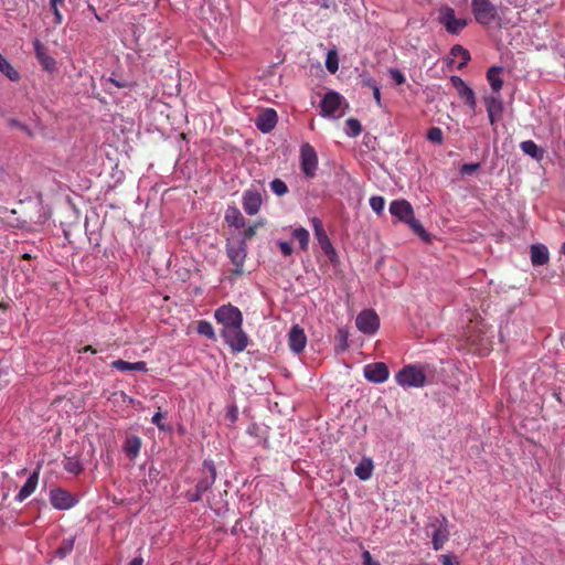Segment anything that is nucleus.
Here are the masks:
<instances>
[{
  "instance_id": "obj_1",
  "label": "nucleus",
  "mask_w": 565,
  "mask_h": 565,
  "mask_svg": "<svg viewBox=\"0 0 565 565\" xmlns=\"http://www.w3.org/2000/svg\"><path fill=\"white\" fill-rule=\"evenodd\" d=\"M390 213L399 222L407 224L423 241L429 242L430 235L426 232L420 222L414 217V210L408 201L394 200L390 204Z\"/></svg>"
},
{
  "instance_id": "obj_2",
  "label": "nucleus",
  "mask_w": 565,
  "mask_h": 565,
  "mask_svg": "<svg viewBox=\"0 0 565 565\" xmlns=\"http://www.w3.org/2000/svg\"><path fill=\"white\" fill-rule=\"evenodd\" d=\"M320 108L323 117L338 119L344 115L345 110L349 108V104L342 95L330 90L323 96Z\"/></svg>"
},
{
  "instance_id": "obj_3",
  "label": "nucleus",
  "mask_w": 565,
  "mask_h": 565,
  "mask_svg": "<svg viewBox=\"0 0 565 565\" xmlns=\"http://www.w3.org/2000/svg\"><path fill=\"white\" fill-rule=\"evenodd\" d=\"M203 469L206 470L207 476L202 477L194 489L185 493V498L190 502H199L202 495L214 484L216 480V469L213 460L205 459L203 461Z\"/></svg>"
},
{
  "instance_id": "obj_4",
  "label": "nucleus",
  "mask_w": 565,
  "mask_h": 565,
  "mask_svg": "<svg viewBox=\"0 0 565 565\" xmlns=\"http://www.w3.org/2000/svg\"><path fill=\"white\" fill-rule=\"evenodd\" d=\"M471 11L480 25L489 26L500 21L498 9L491 0H471Z\"/></svg>"
},
{
  "instance_id": "obj_5",
  "label": "nucleus",
  "mask_w": 565,
  "mask_h": 565,
  "mask_svg": "<svg viewBox=\"0 0 565 565\" xmlns=\"http://www.w3.org/2000/svg\"><path fill=\"white\" fill-rule=\"evenodd\" d=\"M226 254L234 265L233 274L241 276L244 273V263L247 256V244L244 238L228 239Z\"/></svg>"
},
{
  "instance_id": "obj_6",
  "label": "nucleus",
  "mask_w": 565,
  "mask_h": 565,
  "mask_svg": "<svg viewBox=\"0 0 565 565\" xmlns=\"http://www.w3.org/2000/svg\"><path fill=\"white\" fill-rule=\"evenodd\" d=\"M395 381L405 388L424 387L426 385V375L420 367L408 364L395 374Z\"/></svg>"
},
{
  "instance_id": "obj_7",
  "label": "nucleus",
  "mask_w": 565,
  "mask_h": 565,
  "mask_svg": "<svg viewBox=\"0 0 565 565\" xmlns=\"http://www.w3.org/2000/svg\"><path fill=\"white\" fill-rule=\"evenodd\" d=\"M215 320L223 326V329L243 326V315L233 305H223L214 312Z\"/></svg>"
},
{
  "instance_id": "obj_8",
  "label": "nucleus",
  "mask_w": 565,
  "mask_h": 565,
  "mask_svg": "<svg viewBox=\"0 0 565 565\" xmlns=\"http://www.w3.org/2000/svg\"><path fill=\"white\" fill-rule=\"evenodd\" d=\"M221 337L235 353L243 352L248 345V337L244 332L243 326L222 329Z\"/></svg>"
},
{
  "instance_id": "obj_9",
  "label": "nucleus",
  "mask_w": 565,
  "mask_h": 565,
  "mask_svg": "<svg viewBox=\"0 0 565 565\" xmlns=\"http://www.w3.org/2000/svg\"><path fill=\"white\" fill-rule=\"evenodd\" d=\"M428 526L433 527L431 544L435 551L443 548L449 540L448 520L445 515L436 516L429 520Z\"/></svg>"
},
{
  "instance_id": "obj_10",
  "label": "nucleus",
  "mask_w": 565,
  "mask_h": 565,
  "mask_svg": "<svg viewBox=\"0 0 565 565\" xmlns=\"http://www.w3.org/2000/svg\"><path fill=\"white\" fill-rule=\"evenodd\" d=\"M300 168L306 178L316 177L318 154L310 143H302L300 148Z\"/></svg>"
},
{
  "instance_id": "obj_11",
  "label": "nucleus",
  "mask_w": 565,
  "mask_h": 565,
  "mask_svg": "<svg viewBox=\"0 0 565 565\" xmlns=\"http://www.w3.org/2000/svg\"><path fill=\"white\" fill-rule=\"evenodd\" d=\"M438 20L450 34H459L467 26V20L457 19L451 7L441 8Z\"/></svg>"
},
{
  "instance_id": "obj_12",
  "label": "nucleus",
  "mask_w": 565,
  "mask_h": 565,
  "mask_svg": "<svg viewBox=\"0 0 565 565\" xmlns=\"http://www.w3.org/2000/svg\"><path fill=\"white\" fill-rule=\"evenodd\" d=\"M355 327L367 335H373L380 328V318L372 309H365L355 317Z\"/></svg>"
},
{
  "instance_id": "obj_13",
  "label": "nucleus",
  "mask_w": 565,
  "mask_h": 565,
  "mask_svg": "<svg viewBox=\"0 0 565 565\" xmlns=\"http://www.w3.org/2000/svg\"><path fill=\"white\" fill-rule=\"evenodd\" d=\"M311 225L315 233V236L322 249V252L330 258L333 259L335 256V250L327 235V232L324 231L322 221L318 217L311 218Z\"/></svg>"
},
{
  "instance_id": "obj_14",
  "label": "nucleus",
  "mask_w": 565,
  "mask_h": 565,
  "mask_svg": "<svg viewBox=\"0 0 565 565\" xmlns=\"http://www.w3.org/2000/svg\"><path fill=\"white\" fill-rule=\"evenodd\" d=\"M50 502L57 510H70L76 504V499L66 490L57 488L50 492Z\"/></svg>"
},
{
  "instance_id": "obj_15",
  "label": "nucleus",
  "mask_w": 565,
  "mask_h": 565,
  "mask_svg": "<svg viewBox=\"0 0 565 565\" xmlns=\"http://www.w3.org/2000/svg\"><path fill=\"white\" fill-rule=\"evenodd\" d=\"M450 82L452 86L456 88L459 97L463 100V103L475 111L477 107V102L472 88H470L461 77L456 75L450 77Z\"/></svg>"
},
{
  "instance_id": "obj_16",
  "label": "nucleus",
  "mask_w": 565,
  "mask_h": 565,
  "mask_svg": "<svg viewBox=\"0 0 565 565\" xmlns=\"http://www.w3.org/2000/svg\"><path fill=\"white\" fill-rule=\"evenodd\" d=\"M364 376L372 383H383L388 379L390 372L385 363H370L363 369Z\"/></svg>"
},
{
  "instance_id": "obj_17",
  "label": "nucleus",
  "mask_w": 565,
  "mask_h": 565,
  "mask_svg": "<svg viewBox=\"0 0 565 565\" xmlns=\"http://www.w3.org/2000/svg\"><path fill=\"white\" fill-rule=\"evenodd\" d=\"M307 345V335L298 324L291 327L288 332V347L295 353H301Z\"/></svg>"
},
{
  "instance_id": "obj_18",
  "label": "nucleus",
  "mask_w": 565,
  "mask_h": 565,
  "mask_svg": "<svg viewBox=\"0 0 565 565\" xmlns=\"http://www.w3.org/2000/svg\"><path fill=\"white\" fill-rule=\"evenodd\" d=\"M277 119V113L273 108H267L257 116L255 125L263 134H268L275 128Z\"/></svg>"
},
{
  "instance_id": "obj_19",
  "label": "nucleus",
  "mask_w": 565,
  "mask_h": 565,
  "mask_svg": "<svg viewBox=\"0 0 565 565\" xmlns=\"http://www.w3.org/2000/svg\"><path fill=\"white\" fill-rule=\"evenodd\" d=\"M243 209L246 214L255 215L259 212L263 200L257 191L247 190L243 193Z\"/></svg>"
},
{
  "instance_id": "obj_20",
  "label": "nucleus",
  "mask_w": 565,
  "mask_h": 565,
  "mask_svg": "<svg viewBox=\"0 0 565 565\" xmlns=\"http://www.w3.org/2000/svg\"><path fill=\"white\" fill-rule=\"evenodd\" d=\"M33 46L35 56L39 60L42 67L47 72H54L56 68V62L52 56L47 54L44 45L39 40H35Z\"/></svg>"
},
{
  "instance_id": "obj_21",
  "label": "nucleus",
  "mask_w": 565,
  "mask_h": 565,
  "mask_svg": "<svg viewBox=\"0 0 565 565\" xmlns=\"http://www.w3.org/2000/svg\"><path fill=\"white\" fill-rule=\"evenodd\" d=\"M39 483V469L33 471L24 484L19 490L18 494L15 495L17 502H23L26 500L35 490Z\"/></svg>"
},
{
  "instance_id": "obj_22",
  "label": "nucleus",
  "mask_w": 565,
  "mask_h": 565,
  "mask_svg": "<svg viewBox=\"0 0 565 565\" xmlns=\"http://www.w3.org/2000/svg\"><path fill=\"white\" fill-rule=\"evenodd\" d=\"M111 367H114L115 370L120 371V372H130V371L142 372V373L148 372L147 363L143 361L127 362L124 360H115L111 362Z\"/></svg>"
},
{
  "instance_id": "obj_23",
  "label": "nucleus",
  "mask_w": 565,
  "mask_h": 565,
  "mask_svg": "<svg viewBox=\"0 0 565 565\" xmlns=\"http://www.w3.org/2000/svg\"><path fill=\"white\" fill-rule=\"evenodd\" d=\"M548 249L542 244L531 246V262L534 266H543L548 263Z\"/></svg>"
},
{
  "instance_id": "obj_24",
  "label": "nucleus",
  "mask_w": 565,
  "mask_h": 565,
  "mask_svg": "<svg viewBox=\"0 0 565 565\" xmlns=\"http://www.w3.org/2000/svg\"><path fill=\"white\" fill-rule=\"evenodd\" d=\"M122 449L130 459H136L141 449V439L136 435L128 436L125 439Z\"/></svg>"
},
{
  "instance_id": "obj_25",
  "label": "nucleus",
  "mask_w": 565,
  "mask_h": 565,
  "mask_svg": "<svg viewBox=\"0 0 565 565\" xmlns=\"http://www.w3.org/2000/svg\"><path fill=\"white\" fill-rule=\"evenodd\" d=\"M502 72L501 66H491L487 72V79L493 92L499 93L503 86V81L500 78Z\"/></svg>"
},
{
  "instance_id": "obj_26",
  "label": "nucleus",
  "mask_w": 565,
  "mask_h": 565,
  "mask_svg": "<svg viewBox=\"0 0 565 565\" xmlns=\"http://www.w3.org/2000/svg\"><path fill=\"white\" fill-rule=\"evenodd\" d=\"M373 461L371 458H363L359 465L355 467V476H358L361 480H369L373 473Z\"/></svg>"
},
{
  "instance_id": "obj_27",
  "label": "nucleus",
  "mask_w": 565,
  "mask_h": 565,
  "mask_svg": "<svg viewBox=\"0 0 565 565\" xmlns=\"http://www.w3.org/2000/svg\"><path fill=\"white\" fill-rule=\"evenodd\" d=\"M0 74L4 75L11 82H18L20 79L19 72L2 54H0Z\"/></svg>"
},
{
  "instance_id": "obj_28",
  "label": "nucleus",
  "mask_w": 565,
  "mask_h": 565,
  "mask_svg": "<svg viewBox=\"0 0 565 565\" xmlns=\"http://www.w3.org/2000/svg\"><path fill=\"white\" fill-rule=\"evenodd\" d=\"M484 105H486L488 115H491V114L500 115L503 110V104H502L500 96H494V95L486 96Z\"/></svg>"
},
{
  "instance_id": "obj_29",
  "label": "nucleus",
  "mask_w": 565,
  "mask_h": 565,
  "mask_svg": "<svg viewBox=\"0 0 565 565\" xmlns=\"http://www.w3.org/2000/svg\"><path fill=\"white\" fill-rule=\"evenodd\" d=\"M520 148L525 154H527L536 160H540L543 158V150L540 149L539 146L532 140L522 141L520 143Z\"/></svg>"
},
{
  "instance_id": "obj_30",
  "label": "nucleus",
  "mask_w": 565,
  "mask_h": 565,
  "mask_svg": "<svg viewBox=\"0 0 565 565\" xmlns=\"http://www.w3.org/2000/svg\"><path fill=\"white\" fill-rule=\"evenodd\" d=\"M63 468L72 475H79L83 471V463L77 457H65Z\"/></svg>"
},
{
  "instance_id": "obj_31",
  "label": "nucleus",
  "mask_w": 565,
  "mask_h": 565,
  "mask_svg": "<svg viewBox=\"0 0 565 565\" xmlns=\"http://www.w3.org/2000/svg\"><path fill=\"white\" fill-rule=\"evenodd\" d=\"M349 331L345 328H340L335 334V351L337 353L344 352L349 348Z\"/></svg>"
},
{
  "instance_id": "obj_32",
  "label": "nucleus",
  "mask_w": 565,
  "mask_h": 565,
  "mask_svg": "<svg viewBox=\"0 0 565 565\" xmlns=\"http://www.w3.org/2000/svg\"><path fill=\"white\" fill-rule=\"evenodd\" d=\"M196 331L199 334L206 337L207 339H210L212 341L216 340V334H215L214 328H213L212 323L207 320L198 321Z\"/></svg>"
},
{
  "instance_id": "obj_33",
  "label": "nucleus",
  "mask_w": 565,
  "mask_h": 565,
  "mask_svg": "<svg viewBox=\"0 0 565 565\" xmlns=\"http://www.w3.org/2000/svg\"><path fill=\"white\" fill-rule=\"evenodd\" d=\"M450 55L452 57H460L461 62L458 65V68H462L467 65V63L470 61V53L468 50H466L463 46L456 44L450 50Z\"/></svg>"
},
{
  "instance_id": "obj_34",
  "label": "nucleus",
  "mask_w": 565,
  "mask_h": 565,
  "mask_svg": "<svg viewBox=\"0 0 565 565\" xmlns=\"http://www.w3.org/2000/svg\"><path fill=\"white\" fill-rule=\"evenodd\" d=\"M75 543V536L64 539L57 547L55 554L58 558L63 559L73 551Z\"/></svg>"
},
{
  "instance_id": "obj_35",
  "label": "nucleus",
  "mask_w": 565,
  "mask_h": 565,
  "mask_svg": "<svg viewBox=\"0 0 565 565\" xmlns=\"http://www.w3.org/2000/svg\"><path fill=\"white\" fill-rule=\"evenodd\" d=\"M291 236L298 241L302 250H307L309 245V232L305 227L295 228L291 233Z\"/></svg>"
},
{
  "instance_id": "obj_36",
  "label": "nucleus",
  "mask_w": 565,
  "mask_h": 565,
  "mask_svg": "<svg viewBox=\"0 0 565 565\" xmlns=\"http://www.w3.org/2000/svg\"><path fill=\"white\" fill-rule=\"evenodd\" d=\"M326 67L331 73L334 74L339 68V56L335 49H331L327 53L326 57Z\"/></svg>"
},
{
  "instance_id": "obj_37",
  "label": "nucleus",
  "mask_w": 565,
  "mask_h": 565,
  "mask_svg": "<svg viewBox=\"0 0 565 565\" xmlns=\"http://www.w3.org/2000/svg\"><path fill=\"white\" fill-rule=\"evenodd\" d=\"M65 0H49L50 9L54 15V23L60 25L63 22V15L60 8L64 6Z\"/></svg>"
},
{
  "instance_id": "obj_38",
  "label": "nucleus",
  "mask_w": 565,
  "mask_h": 565,
  "mask_svg": "<svg viewBox=\"0 0 565 565\" xmlns=\"http://www.w3.org/2000/svg\"><path fill=\"white\" fill-rule=\"evenodd\" d=\"M270 190L278 196H282L288 192L287 184L280 179H274L269 183Z\"/></svg>"
},
{
  "instance_id": "obj_39",
  "label": "nucleus",
  "mask_w": 565,
  "mask_h": 565,
  "mask_svg": "<svg viewBox=\"0 0 565 565\" xmlns=\"http://www.w3.org/2000/svg\"><path fill=\"white\" fill-rule=\"evenodd\" d=\"M427 139L433 142L440 145L444 141V134L439 127H430L427 131Z\"/></svg>"
},
{
  "instance_id": "obj_40",
  "label": "nucleus",
  "mask_w": 565,
  "mask_h": 565,
  "mask_svg": "<svg viewBox=\"0 0 565 565\" xmlns=\"http://www.w3.org/2000/svg\"><path fill=\"white\" fill-rule=\"evenodd\" d=\"M167 417V415L164 413H161V412H157L154 413V415L152 416L151 418V423L153 425H156L158 427V429L162 430V431H169L171 429V427L163 423V419Z\"/></svg>"
},
{
  "instance_id": "obj_41",
  "label": "nucleus",
  "mask_w": 565,
  "mask_h": 565,
  "mask_svg": "<svg viewBox=\"0 0 565 565\" xmlns=\"http://www.w3.org/2000/svg\"><path fill=\"white\" fill-rule=\"evenodd\" d=\"M232 213H233V215H231V211L230 210L227 211L226 216H225L226 221L230 224L235 225V226L243 225L244 218H243L242 214L239 213V211L237 209H233Z\"/></svg>"
},
{
  "instance_id": "obj_42",
  "label": "nucleus",
  "mask_w": 565,
  "mask_h": 565,
  "mask_svg": "<svg viewBox=\"0 0 565 565\" xmlns=\"http://www.w3.org/2000/svg\"><path fill=\"white\" fill-rule=\"evenodd\" d=\"M370 205L375 213L380 214L384 210L385 200L383 196H372L370 199Z\"/></svg>"
},
{
  "instance_id": "obj_43",
  "label": "nucleus",
  "mask_w": 565,
  "mask_h": 565,
  "mask_svg": "<svg viewBox=\"0 0 565 565\" xmlns=\"http://www.w3.org/2000/svg\"><path fill=\"white\" fill-rule=\"evenodd\" d=\"M390 76L396 85H402L406 81L404 74L399 70H396V68L390 70Z\"/></svg>"
},
{
  "instance_id": "obj_44",
  "label": "nucleus",
  "mask_w": 565,
  "mask_h": 565,
  "mask_svg": "<svg viewBox=\"0 0 565 565\" xmlns=\"http://www.w3.org/2000/svg\"><path fill=\"white\" fill-rule=\"evenodd\" d=\"M480 168V163H465L460 168V173L463 175H469L476 172Z\"/></svg>"
},
{
  "instance_id": "obj_45",
  "label": "nucleus",
  "mask_w": 565,
  "mask_h": 565,
  "mask_svg": "<svg viewBox=\"0 0 565 565\" xmlns=\"http://www.w3.org/2000/svg\"><path fill=\"white\" fill-rule=\"evenodd\" d=\"M279 248L284 256H290L292 254V246L289 242L280 241Z\"/></svg>"
},
{
  "instance_id": "obj_46",
  "label": "nucleus",
  "mask_w": 565,
  "mask_h": 565,
  "mask_svg": "<svg viewBox=\"0 0 565 565\" xmlns=\"http://www.w3.org/2000/svg\"><path fill=\"white\" fill-rule=\"evenodd\" d=\"M363 565H381L380 562L372 558L369 551H364L362 554Z\"/></svg>"
},
{
  "instance_id": "obj_47",
  "label": "nucleus",
  "mask_w": 565,
  "mask_h": 565,
  "mask_svg": "<svg viewBox=\"0 0 565 565\" xmlns=\"http://www.w3.org/2000/svg\"><path fill=\"white\" fill-rule=\"evenodd\" d=\"M440 562L443 565H458V562L455 561L450 555H441Z\"/></svg>"
},
{
  "instance_id": "obj_48",
  "label": "nucleus",
  "mask_w": 565,
  "mask_h": 565,
  "mask_svg": "<svg viewBox=\"0 0 565 565\" xmlns=\"http://www.w3.org/2000/svg\"><path fill=\"white\" fill-rule=\"evenodd\" d=\"M345 132L348 136H353V117H350L345 120Z\"/></svg>"
},
{
  "instance_id": "obj_49",
  "label": "nucleus",
  "mask_w": 565,
  "mask_h": 565,
  "mask_svg": "<svg viewBox=\"0 0 565 565\" xmlns=\"http://www.w3.org/2000/svg\"><path fill=\"white\" fill-rule=\"evenodd\" d=\"M370 86L372 88L373 96H374L376 103L380 104L381 103V92H380L379 86L375 83L370 84Z\"/></svg>"
},
{
  "instance_id": "obj_50",
  "label": "nucleus",
  "mask_w": 565,
  "mask_h": 565,
  "mask_svg": "<svg viewBox=\"0 0 565 565\" xmlns=\"http://www.w3.org/2000/svg\"><path fill=\"white\" fill-rule=\"evenodd\" d=\"M127 565H143V558L135 557Z\"/></svg>"
},
{
  "instance_id": "obj_51",
  "label": "nucleus",
  "mask_w": 565,
  "mask_h": 565,
  "mask_svg": "<svg viewBox=\"0 0 565 565\" xmlns=\"http://www.w3.org/2000/svg\"><path fill=\"white\" fill-rule=\"evenodd\" d=\"M362 130L361 124L355 119V136H358Z\"/></svg>"
},
{
  "instance_id": "obj_52",
  "label": "nucleus",
  "mask_w": 565,
  "mask_h": 565,
  "mask_svg": "<svg viewBox=\"0 0 565 565\" xmlns=\"http://www.w3.org/2000/svg\"><path fill=\"white\" fill-rule=\"evenodd\" d=\"M89 10L94 13V17L98 20V21H103L102 18L97 14L95 8L93 6H89Z\"/></svg>"
},
{
  "instance_id": "obj_53",
  "label": "nucleus",
  "mask_w": 565,
  "mask_h": 565,
  "mask_svg": "<svg viewBox=\"0 0 565 565\" xmlns=\"http://www.w3.org/2000/svg\"><path fill=\"white\" fill-rule=\"evenodd\" d=\"M497 115H498V114H491V115H488V117H489V121H490V124H491V125H494V124H495V116H497Z\"/></svg>"
},
{
  "instance_id": "obj_54",
  "label": "nucleus",
  "mask_w": 565,
  "mask_h": 565,
  "mask_svg": "<svg viewBox=\"0 0 565 565\" xmlns=\"http://www.w3.org/2000/svg\"><path fill=\"white\" fill-rule=\"evenodd\" d=\"M10 125H11V126L20 127V128H22V129H25V127H24L23 125H20V124H19L17 120H14V119L10 121Z\"/></svg>"
},
{
  "instance_id": "obj_55",
  "label": "nucleus",
  "mask_w": 565,
  "mask_h": 565,
  "mask_svg": "<svg viewBox=\"0 0 565 565\" xmlns=\"http://www.w3.org/2000/svg\"><path fill=\"white\" fill-rule=\"evenodd\" d=\"M84 351H85V352H86V351H90L92 353H94V350H93L90 347H85V348H84Z\"/></svg>"
},
{
  "instance_id": "obj_56",
  "label": "nucleus",
  "mask_w": 565,
  "mask_h": 565,
  "mask_svg": "<svg viewBox=\"0 0 565 565\" xmlns=\"http://www.w3.org/2000/svg\"><path fill=\"white\" fill-rule=\"evenodd\" d=\"M561 250L562 253L565 255V242L563 243L562 247H561Z\"/></svg>"
},
{
  "instance_id": "obj_57",
  "label": "nucleus",
  "mask_w": 565,
  "mask_h": 565,
  "mask_svg": "<svg viewBox=\"0 0 565 565\" xmlns=\"http://www.w3.org/2000/svg\"><path fill=\"white\" fill-rule=\"evenodd\" d=\"M322 7H324V8H329V4H328L327 2H324V3L322 4Z\"/></svg>"
},
{
  "instance_id": "obj_58",
  "label": "nucleus",
  "mask_w": 565,
  "mask_h": 565,
  "mask_svg": "<svg viewBox=\"0 0 565 565\" xmlns=\"http://www.w3.org/2000/svg\"><path fill=\"white\" fill-rule=\"evenodd\" d=\"M563 342L565 343V337L563 338Z\"/></svg>"
}]
</instances>
